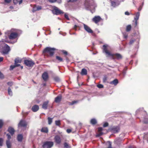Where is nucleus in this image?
<instances>
[{
  "instance_id": "obj_43",
  "label": "nucleus",
  "mask_w": 148,
  "mask_h": 148,
  "mask_svg": "<svg viewBox=\"0 0 148 148\" xmlns=\"http://www.w3.org/2000/svg\"><path fill=\"white\" fill-rule=\"evenodd\" d=\"M108 123L107 122L105 123L103 125V127H106L108 126Z\"/></svg>"
},
{
  "instance_id": "obj_2",
  "label": "nucleus",
  "mask_w": 148,
  "mask_h": 148,
  "mask_svg": "<svg viewBox=\"0 0 148 148\" xmlns=\"http://www.w3.org/2000/svg\"><path fill=\"white\" fill-rule=\"evenodd\" d=\"M85 5L87 9H94L97 5L93 0H86Z\"/></svg>"
},
{
  "instance_id": "obj_51",
  "label": "nucleus",
  "mask_w": 148,
  "mask_h": 148,
  "mask_svg": "<svg viewBox=\"0 0 148 148\" xmlns=\"http://www.w3.org/2000/svg\"><path fill=\"white\" fill-rule=\"evenodd\" d=\"M71 130L70 129H67L66 130L67 132L69 133H70L71 132Z\"/></svg>"
},
{
  "instance_id": "obj_10",
  "label": "nucleus",
  "mask_w": 148,
  "mask_h": 148,
  "mask_svg": "<svg viewBox=\"0 0 148 148\" xmlns=\"http://www.w3.org/2000/svg\"><path fill=\"white\" fill-rule=\"evenodd\" d=\"M101 17L99 16H95L92 19V21L95 23H97L101 20Z\"/></svg>"
},
{
  "instance_id": "obj_44",
  "label": "nucleus",
  "mask_w": 148,
  "mask_h": 148,
  "mask_svg": "<svg viewBox=\"0 0 148 148\" xmlns=\"http://www.w3.org/2000/svg\"><path fill=\"white\" fill-rule=\"evenodd\" d=\"M65 17L67 20H69V18L68 16V15L66 14H64Z\"/></svg>"
},
{
  "instance_id": "obj_14",
  "label": "nucleus",
  "mask_w": 148,
  "mask_h": 148,
  "mask_svg": "<svg viewBox=\"0 0 148 148\" xmlns=\"http://www.w3.org/2000/svg\"><path fill=\"white\" fill-rule=\"evenodd\" d=\"M42 77L43 79L45 81H46L48 77V73L46 72H44L42 75Z\"/></svg>"
},
{
  "instance_id": "obj_54",
  "label": "nucleus",
  "mask_w": 148,
  "mask_h": 148,
  "mask_svg": "<svg viewBox=\"0 0 148 148\" xmlns=\"http://www.w3.org/2000/svg\"><path fill=\"white\" fill-rule=\"evenodd\" d=\"M125 14L126 15H130L129 13L128 12H125Z\"/></svg>"
},
{
  "instance_id": "obj_61",
  "label": "nucleus",
  "mask_w": 148,
  "mask_h": 148,
  "mask_svg": "<svg viewBox=\"0 0 148 148\" xmlns=\"http://www.w3.org/2000/svg\"><path fill=\"white\" fill-rule=\"evenodd\" d=\"M76 0H69V1L73 2V1H75Z\"/></svg>"
},
{
  "instance_id": "obj_53",
  "label": "nucleus",
  "mask_w": 148,
  "mask_h": 148,
  "mask_svg": "<svg viewBox=\"0 0 148 148\" xmlns=\"http://www.w3.org/2000/svg\"><path fill=\"white\" fill-rule=\"evenodd\" d=\"M77 27V25H75L73 28L74 29H75V30H76Z\"/></svg>"
},
{
  "instance_id": "obj_3",
  "label": "nucleus",
  "mask_w": 148,
  "mask_h": 148,
  "mask_svg": "<svg viewBox=\"0 0 148 148\" xmlns=\"http://www.w3.org/2000/svg\"><path fill=\"white\" fill-rule=\"evenodd\" d=\"M14 30V29H12L10 31L6 32L5 33L6 38H7V36H8L10 39H13L16 38L18 36V34L15 32H13Z\"/></svg>"
},
{
  "instance_id": "obj_52",
  "label": "nucleus",
  "mask_w": 148,
  "mask_h": 148,
  "mask_svg": "<svg viewBox=\"0 0 148 148\" xmlns=\"http://www.w3.org/2000/svg\"><path fill=\"white\" fill-rule=\"evenodd\" d=\"M123 36L124 38H127V34H123Z\"/></svg>"
},
{
  "instance_id": "obj_41",
  "label": "nucleus",
  "mask_w": 148,
  "mask_h": 148,
  "mask_svg": "<svg viewBox=\"0 0 148 148\" xmlns=\"http://www.w3.org/2000/svg\"><path fill=\"white\" fill-rule=\"evenodd\" d=\"M97 86L98 88H102L103 87V85L101 84H99L97 85Z\"/></svg>"
},
{
  "instance_id": "obj_16",
  "label": "nucleus",
  "mask_w": 148,
  "mask_h": 148,
  "mask_svg": "<svg viewBox=\"0 0 148 148\" xmlns=\"http://www.w3.org/2000/svg\"><path fill=\"white\" fill-rule=\"evenodd\" d=\"M39 109V106L37 105L34 106L32 108V110L34 112L37 111Z\"/></svg>"
},
{
  "instance_id": "obj_45",
  "label": "nucleus",
  "mask_w": 148,
  "mask_h": 148,
  "mask_svg": "<svg viewBox=\"0 0 148 148\" xmlns=\"http://www.w3.org/2000/svg\"><path fill=\"white\" fill-rule=\"evenodd\" d=\"M57 0H48L50 3H53L56 2Z\"/></svg>"
},
{
  "instance_id": "obj_35",
  "label": "nucleus",
  "mask_w": 148,
  "mask_h": 148,
  "mask_svg": "<svg viewBox=\"0 0 148 148\" xmlns=\"http://www.w3.org/2000/svg\"><path fill=\"white\" fill-rule=\"evenodd\" d=\"M54 80L56 82H59L60 81V79L58 77H56L54 78Z\"/></svg>"
},
{
  "instance_id": "obj_56",
  "label": "nucleus",
  "mask_w": 148,
  "mask_h": 148,
  "mask_svg": "<svg viewBox=\"0 0 148 148\" xmlns=\"http://www.w3.org/2000/svg\"><path fill=\"white\" fill-rule=\"evenodd\" d=\"M3 60V57H0V62L2 61Z\"/></svg>"
},
{
  "instance_id": "obj_9",
  "label": "nucleus",
  "mask_w": 148,
  "mask_h": 148,
  "mask_svg": "<svg viewBox=\"0 0 148 148\" xmlns=\"http://www.w3.org/2000/svg\"><path fill=\"white\" fill-rule=\"evenodd\" d=\"M25 64L28 66H32L34 64V63L32 60H25L24 61Z\"/></svg>"
},
{
  "instance_id": "obj_28",
  "label": "nucleus",
  "mask_w": 148,
  "mask_h": 148,
  "mask_svg": "<svg viewBox=\"0 0 148 148\" xmlns=\"http://www.w3.org/2000/svg\"><path fill=\"white\" fill-rule=\"evenodd\" d=\"M90 123L92 125H95L97 123V121L96 119H93L90 120Z\"/></svg>"
},
{
  "instance_id": "obj_30",
  "label": "nucleus",
  "mask_w": 148,
  "mask_h": 148,
  "mask_svg": "<svg viewBox=\"0 0 148 148\" xmlns=\"http://www.w3.org/2000/svg\"><path fill=\"white\" fill-rule=\"evenodd\" d=\"M48 123L49 125H50L52 122V119L49 117L48 118Z\"/></svg>"
},
{
  "instance_id": "obj_62",
  "label": "nucleus",
  "mask_w": 148,
  "mask_h": 148,
  "mask_svg": "<svg viewBox=\"0 0 148 148\" xmlns=\"http://www.w3.org/2000/svg\"><path fill=\"white\" fill-rule=\"evenodd\" d=\"M129 148H135L133 147H129Z\"/></svg>"
},
{
  "instance_id": "obj_17",
  "label": "nucleus",
  "mask_w": 148,
  "mask_h": 148,
  "mask_svg": "<svg viewBox=\"0 0 148 148\" xmlns=\"http://www.w3.org/2000/svg\"><path fill=\"white\" fill-rule=\"evenodd\" d=\"M41 132L45 133H47L48 132V129L47 127H44L42 128Z\"/></svg>"
},
{
  "instance_id": "obj_46",
  "label": "nucleus",
  "mask_w": 148,
  "mask_h": 148,
  "mask_svg": "<svg viewBox=\"0 0 148 148\" xmlns=\"http://www.w3.org/2000/svg\"><path fill=\"white\" fill-rule=\"evenodd\" d=\"M4 77V76L3 74L0 71V78H3Z\"/></svg>"
},
{
  "instance_id": "obj_15",
  "label": "nucleus",
  "mask_w": 148,
  "mask_h": 148,
  "mask_svg": "<svg viewBox=\"0 0 148 148\" xmlns=\"http://www.w3.org/2000/svg\"><path fill=\"white\" fill-rule=\"evenodd\" d=\"M120 129L118 127H113L112 129V131L114 133H116L119 132Z\"/></svg>"
},
{
  "instance_id": "obj_48",
  "label": "nucleus",
  "mask_w": 148,
  "mask_h": 148,
  "mask_svg": "<svg viewBox=\"0 0 148 148\" xmlns=\"http://www.w3.org/2000/svg\"><path fill=\"white\" fill-rule=\"evenodd\" d=\"M11 0H5V2L8 3H9L11 1Z\"/></svg>"
},
{
  "instance_id": "obj_19",
  "label": "nucleus",
  "mask_w": 148,
  "mask_h": 148,
  "mask_svg": "<svg viewBox=\"0 0 148 148\" xmlns=\"http://www.w3.org/2000/svg\"><path fill=\"white\" fill-rule=\"evenodd\" d=\"M61 98L62 96L60 95L55 98V101L56 103L59 102L60 101Z\"/></svg>"
},
{
  "instance_id": "obj_4",
  "label": "nucleus",
  "mask_w": 148,
  "mask_h": 148,
  "mask_svg": "<svg viewBox=\"0 0 148 148\" xmlns=\"http://www.w3.org/2000/svg\"><path fill=\"white\" fill-rule=\"evenodd\" d=\"M55 50L56 49L54 48L47 47L44 50L43 53L45 56H48L49 55L52 56L54 54Z\"/></svg>"
},
{
  "instance_id": "obj_57",
  "label": "nucleus",
  "mask_w": 148,
  "mask_h": 148,
  "mask_svg": "<svg viewBox=\"0 0 148 148\" xmlns=\"http://www.w3.org/2000/svg\"><path fill=\"white\" fill-rule=\"evenodd\" d=\"M137 21L138 20H135V24L136 26L137 24Z\"/></svg>"
},
{
  "instance_id": "obj_32",
  "label": "nucleus",
  "mask_w": 148,
  "mask_h": 148,
  "mask_svg": "<svg viewBox=\"0 0 148 148\" xmlns=\"http://www.w3.org/2000/svg\"><path fill=\"white\" fill-rule=\"evenodd\" d=\"M64 148H71V146L66 143H65L64 144Z\"/></svg>"
},
{
  "instance_id": "obj_27",
  "label": "nucleus",
  "mask_w": 148,
  "mask_h": 148,
  "mask_svg": "<svg viewBox=\"0 0 148 148\" xmlns=\"http://www.w3.org/2000/svg\"><path fill=\"white\" fill-rule=\"evenodd\" d=\"M140 16V13L139 12H137L136 14V16L134 17L135 20H138Z\"/></svg>"
},
{
  "instance_id": "obj_34",
  "label": "nucleus",
  "mask_w": 148,
  "mask_h": 148,
  "mask_svg": "<svg viewBox=\"0 0 148 148\" xmlns=\"http://www.w3.org/2000/svg\"><path fill=\"white\" fill-rule=\"evenodd\" d=\"M56 58L60 62H62V59L59 56H56Z\"/></svg>"
},
{
  "instance_id": "obj_31",
  "label": "nucleus",
  "mask_w": 148,
  "mask_h": 148,
  "mask_svg": "<svg viewBox=\"0 0 148 148\" xmlns=\"http://www.w3.org/2000/svg\"><path fill=\"white\" fill-rule=\"evenodd\" d=\"M8 94L10 95L11 96H12V92L10 88H8Z\"/></svg>"
},
{
  "instance_id": "obj_18",
  "label": "nucleus",
  "mask_w": 148,
  "mask_h": 148,
  "mask_svg": "<svg viewBox=\"0 0 148 148\" xmlns=\"http://www.w3.org/2000/svg\"><path fill=\"white\" fill-rule=\"evenodd\" d=\"M49 101H46L44 102L42 106V108L44 109H47V105Z\"/></svg>"
},
{
  "instance_id": "obj_49",
  "label": "nucleus",
  "mask_w": 148,
  "mask_h": 148,
  "mask_svg": "<svg viewBox=\"0 0 148 148\" xmlns=\"http://www.w3.org/2000/svg\"><path fill=\"white\" fill-rule=\"evenodd\" d=\"M8 84L10 86H11L12 85V82H8Z\"/></svg>"
},
{
  "instance_id": "obj_1",
  "label": "nucleus",
  "mask_w": 148,
  "mask_h": 148,
  "mask_svg": "<svg viewBox=\"0 0 148 148\" xmlns=\"http://www.w3.org/2000/svg\"><path fill=\"white\" fill-rule=\"evenodd\" d=\"M103 52H105L107 57H109L111 58H114L115 57L116 58L120 59L122 58V56L120 54L116 53L115 54L111 53L108 51L109 49V46L108 45H104L103 46Z\"/></svg>"
},
{
  "instance_id": "obj_6",
  "label": "nucleus",
  "mask_w": 148,
  "mask_h": 148,
  "mask_svg": "<svg viewBox=\"0 0 148 148\" xmlns=\"http://www.w3.org/2000/svg\"><path fill=\"white\" fill-rule=\"evenodd\" d=\"M53 145V143L52 141H46L45 142L43 145L44 148H51Z\"/></svg>"
},
{
  "instance_id": "obj_55",
  "label": "nucleus",
  "mask_w": 148,
  "mask_h": 148,
  "mask_svg": "<svg viewBox=\"0 0 148 148\" xmlns=\"http://www.w3.org/2000/svg\"><path fill=\"white\" fill-rule=\"evenodd\" d=\"M107 80L106 78V77H104L103 78V82H105Z\"/></svg>"
},
{
  "instance_id": "obj_33",
  "label": "nucleus",
  "mask_w": 148,
  "mask_h": 148,
  "mask_svg": "<svg viewBox=\"0 0 148 148\" xmlns=\"http://www.w3.org/2000/svg\"><path fill=\"white\" fill-rule=\"evenodd\" d=\"M131 26L130 25H129L127 26L126 31L127 32L129 31L131 29Z\"/></svg>"
},
{
  "instance_id": "obj_12",
  "label": "nucleus",
  "mask_w": 148,
  "mask_h": 148,
  "mask_svg": "<svg viewBox=\"0 0 148 148\" xmlns=\"http://www.w3.org/2000/svg\"><path fill=\"white\" fill-rule=\"evenodd\" d=\"M41 9L42 7L41 6L39 5H35L33 8L32 11L33 12H34L36 11L39 10Z\"/></svg>"
},
{
  "instance_id": "obj_38",
  "label": "nucleus",
  "mask_w": 148,
  "mask_h": 148,
  "mask_svg": "<svg viewBox=\"0 0 148 148\" xmlns=\"http://www.w3.org/2000/svg\"><path fill=\"white\" fill-rule=\"evenodd\" d=\"M16 64H14V65H12L10 66V69L11 70H13L14 68H15L16 67Z\"/></svg>"
},
{
  "instance_id": "obj_58",
  "label": "nucleus",
  "mask_w": 148,
  "mask_h": 148,
  "mask_svg": "<svg viewBox=\"0 0 148 148\" xmlns=\"http://www.w3.org/2000/svg\"><path fill=\"white\" fill-rule=\"evenodd\" d=\"M134 42V41L133 40H132L131 41H130V44H132Z\"/></svg>"
},
{
  "instance_id": "obj_24",
  "label": "nucleus",
  "mask_w": 148,
  "mask_h": 148,
  "mask_svg": "<svg viewBox=\"0 0 148 148\" xmlns=\"http://www.w3.org/2000/svg\"><path fill=\"white\" fill-rule=\"evenodd\" d=\"M6 144L8 148H11V143L10 141L9 140L6 141Z\"/></svg>"
},
{
  "instance_id": "obj_37",
  "label": "nucleus",
  "mask_w": 148,
  "mask_h": 148,
  "mask_svg": "<svg viewBox=\"0 0 148 148\" xmlns=\"http://www.w3.org/2000/svg\"><path fill=\"white\" fill-rule=\"evenodd\" d=\"M143 122L144 123H148V119L146 118L144 119V120H143Z\"/></svg>"
},
{
  "instance_id": "obj_47",
  "label": "nucleus",
  "mask_w": 148,
  "mask_h": 148,
  "mask_svg": "<svg viewBox=\"0 0 148 148\" xmlns=\"http://www.w3.org/2000/svg\"><path fill=\"white\" fill-rule=\"evenodd\" d=\"M109 146L108 148H112L111 147V143L110 142H108Z\"/></svg>"
},
{
  "instance_id": "obj_25",
  "label": "nucleus",
  "mask_w": 148,
  "mask_h": 148,
  "mask_svg": "<svg viewBox=\"0 0 148 148\" xmlns=\"http://www.w3.org/2000/svg\"><path fill=\"white\" fill-rule=\"evenodd\" d=\"M23 138V136L21 134H19L17 136V140L19 141H21Z\"/></svg>"
},
{
  "instance_id": "obj_22",
  "label": "nucleus",
  "mask_w": 148,
  "mask_h": 148,
  "mask_svg": "<svg viewBox=\"0 0 148 148\" xmlns=\"http://www.w3.org/2000/svg\"><path fill=\"white\" fill-rule=\"evenodd\" d=\"M87 74V71L86 69H82L81 74L82 75H86Z\"/></svg>"
},
{
  "instance_id": "obj_7",
  "label": "nucleus",
  "mask_w": 148,
  "mask_h": 148,
  "mask_svg": "<svg viewBox=\"0 0 148 148\" xmlns=\"http://www.w3.org/2000/svg\"><path fill=\"white\" fill-rule=\"evenodd\" d=\"M10 51V47L7 45H5L3 48L2 53L4 54H7Z\"/></svg>"
},
{
  "instance_id": "obj_8",
  "label": "nucleus",
  "mask_w": 148,
  "mask_h": 148,
  "mask_svg": "<svg viewBox=\"0 0 148 148\" xmlns=\"http://www.w3.org/2000/svg\"><path fill=\"white\" fill-rule=\"evenodd\" d=\"M52 12L53 14L56 15H58L63 13L61 10L56 7H54L53 8Z\"/></svg>"
},
{
  "instance_id": "obj_29",
  "label": "nucleus",
  "mask_w": 148,
  "mask_h": 148,
  "mask_svg": "<svg viewBox=\"0 0 148 148\" xmlns=\"http://www.w3.org/2000/svg\"><path fill=\"white\" fill-rule=\"evenodd\" d=\"M110 0L111 1L112 6H113L114 7H115L116 6L118 5H119V4H116V3L115 2L113 1H112V0Z\"/></svg>"
},
{
  "instance_id": "obj_64",
  "label": "nucleus",
  "mask_w": 148,
  "mask_h": 148,
  "mask_svg": "<svg viewBox=\"0 0 148 148\" xmlns=\"http://www.w3.org/2000/svg\"><path fill=\"white\" fill-rule=\"evenodd\" d=\"M21 69H22L23 68V66H21Z\"/></svg>"
},
{
  "instance_id": "obj_60",
  "label": "nucleus",
  "mask_w": 148,
  "mask_h": 148,
  "mask_svg": "<svg viewBox=\"0 0 148 148\" xmlns=\"http://www.w3.org/2000/svg\"><path fill=\"white\" fill-rule=\"evenodd\" d=\"M76 103V101H74L72 102V104H74V103Z\"/></svg>"
},
{
  "instance_id": "obj_50",
  "label": "nucleus",
  "mask_w": 148,
  "mask_h": 148,
  "mask_svg": "<svg viewBox=\"0 0 148 148\" xmlns=\"http://www.w3.org/2000/svg\"><path fill=\"white\" fill-rule=\"evenodd\" d=\"M103 130V128L102 127H99L98 128V131L100 132H101Z\"/></svg>"
},
{
  "instance_id": "obj_20",
  "label": "nucleus",
  "mask_w": 148,
  "mask_h": 148,
  "mask_svg": "<svg viewBox=\"0 0 148 148\" xmlns=\"http://www.w3.org/2000/svg\"><path fill=\"white\" fill-rule=\"evenodd\" d=\"M8 131L12 135L14 134V129L11 127H10L8 129Z\"/></svg>"
},
{
  "instance_id": "obj_63",
  "label": "nucleus",
  "mask_w": 148,
  "mask_h": 148,
  "mask_svg": "<svg viewBox=\"0 0 148 148\" xmlns=\"http://www.w3.org/2000/svg\"><path fill=\"white\" fill-rule=\"evenodd\" d=\"M141 8H139L138 9V10H139V11H140L141 10Z\"/></svg>"
},
{
  "instance_id": "obj_5",
  "label": "nucleus",
  "mask_w": 148,
  "mask_h": 148,
  "mask_svg": "<svg viewBox=\"0 0 148 148\" xmlns=\"http://www.w3.org/2000/svg\"><path fill=\"white\" fill-rule=\"evenodd\" d=\"M26 126V123L25 121L23 120H21L18 124V128L19 129H25Z\"/></svg>"
},
{
  "instance_id": "obj_11",
  "label": "nucleus",
  "mask_w": 148,
  "mask_h": 148,
  "mask_svg": "<svg viewBox=\"0 0 148 148\" xmlns=\"http://www.w3.org/2000/svg\"><path fill=\"white\" fill-rule=\"evenodd\" d=\"M84 29L88 33H93L92 30L88 25L84 24H83Z\"/></svg>"
},
{
  "instance_id": "obj_36",
  "label": "nucleus",
  "mask_w": 148,
  "mask_h": 148,
  "mask_svg": "<svg viewBox=\"0 0 148 148\" xmlns=\"http://www.w3.org/2000/svg\"><path fill=\"white\" fill-rule=\"evenodd\" d=\"M56 124L58 126H59L60 124V121H55Z\"/></svg>"
},
{
  "instance_id": "obj_40",
  "label": "nucleus",
  "mask_w": 148,
  "mask_h": 148,
  "mask_svg": "<svg viewBox=\"0 0 148 148\" xmlns=\"http://www.w3.org/2000/svg\"><path fill=\"white\" fill-rule=\"evenodd\" d=\"M3 125V121L1 120H0V129L2 127Z\"/></svg>"
},
{
  "instance_id": "obj_59",
  "label": "nucleus",
  "mask_w": 148,
  "mask_h": 148,
  "mask_svg": "<svg viewBox=\"0 0 148 148\" xmlns=\"http://www.w3.org/2000/svg\"><path fill=\"white\" fill-rule=\"evenodd\" d=\"M63 53H64V54L65 55H67V52L66 51H63Z\"/></svg>"
},
{
  "instance_id": "obj_21",
  "label": "nucleus",
  "mask_w": 148,
  "mask_h": 148,
  "mask_svg": "<svg viewBox=\"0 0 148 148\" xmlns=\"http://www.w3.org/2000/svg\"><path fill=\"white\" fill-rule=\"evenodd\" d=\"M21 60L18 59H16L15 60V64L16 65V66H18L20 65L19 64H18V63H21Z\"/></svg>"
},
{
  "instance_id": "obj_13",
  "label": "nucleus",
  "mask_w": 148,
  "mask_h": 148,
  "mask_svg": "<svg viewBox=\"0 0 148 148\" xmlns=\"http://www.w3.org/2000/svg\"><path fill=\"white\" fill-rule=\"evenodd\" d=\"M54 140L55 142L58 144H59L61 142V139L60 137L58 136H56L55 137Z\"/></svg>"
},
{
  "instance_id": "obj_39",
  "label": "nucleus",
  "mask_w": 148,
  "mask_h": 148,
  "mask_svg": "<svg viewBox=\"0 0 148 148\" xmlns=\"http://www.w3.org/2000/svg\"><path fill=\"white\" fill-rule=\"evenodd\" d=\"M3 140L2 138H0V146L2 145Z\"/></svg>"
},
{
  "instance_id": "obj_23",
  "label": "nucleus",
  "mask_w": 148,
  "mask_h": 148,
  "mask_svg": "<svg viewBox=\"0 0 148 148\" xmlns=\"http://www.w3.org/2000/svg\"><path fill=\"white\" fill-rule=\"evenodd\" d=\"M118 83V80L117 79H115L112 81L111 82H110V84H114L116 85Z\"/></svg>"
},
{
  "instance_id": "obj_26",
  "label": "nucleus",
  "mask_w": 148,
  "mask_h": 148,
  "mask_svg": "<svg viewBox=\"0 0 148 148\" xmlns=\"http://www.w3.org/2000/svg\"><path fill=\"white\" fill-rule=\"evenodd\" d=\"M22 0H13L14 3L15 4H16L19 3V4H20L22 3Z\"/></svg>"
},
{
  "instance_id": "obj_42",
  "label": "nucleus",
  "mask_w": 148,
  "mask_h": 148,
  "mask_svg": "<svg viewBox=\"0 0 148 148\" xmlns=\"http://www.w3.org/2000/svg\"><path fill=\"white\" fill-rule=\"evenodd\" d=\"M7 138L8 139V140H10V139L11 138V137L10 136V134H7Z\"/></svg>"
}]
</instances>
